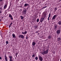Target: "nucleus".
Segmentation results:
<instances>
[{"instance_id": "37", "label": "nucleus", "mask_w": 61, "mask_h": 61, "mask_svg": "<svg viewBox=\"0 0 61 61\" xmlns=\"http://www.w3.org/2000/svg\"><path fill=\"white\" fill-rule=\"evenodd\" d=\"M1 13L2 12L1 11H0V14H1Z\"/></svg>"}, {"instance_id": "43", "label": "nucleus", "mask_w": 61, "mask_h": 61, "mask_svg": "<svg viewBox=\"0 0 61 61\" xmlns=\"http://www.w3.org/2000/svg\"><path fill=\"white\" fill-rule=\"evenodd\" d=\"M1 21V20L0 19V21Z\"/></svg>"}, {"instance_id": "15", "label": "nucleus", "mask_w": 61, "mask_h": 61, "mask_svg": "<svg viewBox=\"0 0 61 61\" xmlns=\"http://www.w3.org/2000/svg\"><path fill=\"white\" fill-rule=\"evenodd\" d=\"M20 18H21V20L23 19L24 18V17L23 16H20Z\"/></svg>"}, {"instance_id": "31", "label": "nucleus", "mask_w": 61, "mask_h": 61, "mask_svg": "<svg viewBox=\"0 0 61 61\" xmlns=\"http://www.w3.org/2000/svg\"><path fill=\"white\" fill-rule=\"evenodd\" d=\"M11 24H10V25H9V27H11Z\"/></svg>"}, {"instance_id": "28", "label": "nucleus", "mask_w": 61, "mask_h": 61, "mask_svg": "<svg viewBox=\"0 0 61 61\" xmlns=\"http://www.w3.org/2000/svg\"><path fill=\"white\" fill-rule=\"evenodd\" d=\"M50 17H49V16L48 18V21H49V18H50Z\"/></svg>"}, {"instance_id": "38", "label": "nucleus", "mask_w": 61, "mask_h": 61, "mask_svg": "<svg viewBox=\"0 0 61 61\" xmlns=\"http://www.w3.org/2000/svg\"><path fill=\"white\" fill-rule=\"evenodd\" d=\"M0 59H2V57H0Z\"/></svg>"}, {"instance_id": "22", "label": "nucleus", "mask_w": 61, "mask_h": 61, "mask_svg": "<svg viewBox=\"0 0 61 61\" xmlns=\"http://www.w3.org/2000/svg\"><path fill=\"white\" fill-rule=\"evenodd\" d=\"M47 7V6H45V7H43L42 8V9H44L45 8H46Z\"/></svg>"}, {"instance_id": "7", "label": "nucleus", "mask_w": 61, "mask_h": 61, "mask_svg": "<svg viewBox=\"0 0 61 61\" xmlns=\"http://www.w3.org/2000/svg\"><path fill=\"white\" fill-rule=\"evenodd\" d=\"M5 61H8V59H7V57H6V55H5Z\"/></svg>"}, {"instance_id": "5", "label": "nucleus", "mask_w": 61, "mask_h": 61, "mask_svg": "<svg viewBox=\"0 0 61 61\" xmlns=\"http://www.w3.org/2000/svg\"><path fill=\"white\" fill-rule=\"evenodd\" d=\"M45 18L44 17H42L40 20V22H43V21H44V19H45Z\"/></svg>"}, {"instance_id": "11", "label": "nucleus", "mask_w": 61, "mask_h": 61, "mask_svg": "<svg viewBox=\"0 0 61 61\" xmlns=\"http://www.w3.org/2000/svg\"><path fill=\"white\" fill-rule=\"evenodd\" d=\"M7 5H5L4 6V9H5L6 8H7Z\"/></svg>"}, {"instance_id": "44", "label": "nucleus", "mask_w": 61, "mask_h": 61, "mask_svg": "<svg viewBox=\"0 0 61 61\" xmlns=\"http://www.w3.org/2000/svg\"><path fill=\"white\" fill-rule=\"evenodd\" d=\"M17 1H19V0H17Z\"/></svg>"}, {"instance_id": "13", "label": "nucleus", "mask_w": 61, "mask_h": 61, "mask_svg": "<svg viewBox=\"0 0 61 61\" xmlns=\"http://www.w3.org/2000/svg\"><path fill=\"white\" fill-rule=\"evenodd\" d=\"M12 36L13 38H15V35L14 33L12 34Z\"/></svg>"}, {"instance_id": "16", "label": "nucleus", "mask_w": 61, "mask_h": 61, "mask_svg": "<svg viewBox=\"0 0 61 61\" xmlns=\"http://www.w3.org/2000/svg\"><path fill=\"white\" fill-rule=\"evenodd\" d=\"M43 16H44L43 17H45V18L46 17V14L45 13H43Z\"/></svg>"}, {"instance_id": "45", "label": "nucleus", "mask_w": 61, "mask_h": 61, "mask_svg": "<svg viewBox=\"0 0 61 61\" xmlns=\"http://www.w3.org/2000/svg\"><path fill=\"white\" fill-rule=\"evenodd\" d=\"M60 61H61V59H60Z\"/></svg>"}, {"instance_id": "23", "label": "nucleus", "mask_w": 61, "mask_h": 61, "mask_svg": "<svg viewBox=\"0 0 61 61\" xmlns=\"http://www.w3.org/2000/svg\"><path fill=\"white\" fill-rule=\"evenodd\" d=\"M27 11V10H26V9H25V10L24 11V12H26Z\"/></svg>"}, {"instance_id": "27", "label": "nucleus", "mask_w": 61, "mask_h": 61, "mask_svg": "<svg viewBox=\"0 0 61 61\" xmlns=\"http://www.w3.org/2000/svg\"><path fill=\"white\" fill-rule=\"evenodd\" d=\"M39 19H38L37 20V22H39Z\"/></svg>"}, {"instance_id": "12", "label": "nucleus", "mask_w": 61, "mask_h": 61, "mask_svg": "<svg viewBox=\"0 0 61 61\" xmlns=\"http://www.w3.org/2000/svg\"><path fill=\"white\" fill-rule=\"evenodd\" d=\"M27 33V31H25L24 32H22V34H25Z\"/></svg>"}, {"instance_id": "39", "label": "nucleus", "mask_w": 61, "mask_h": 61, "mask_svg": "<svg viewBox=\"0 0 61 61\" xmlns=\"http://www.w3.org/2000/svg\"><path fill=\"white\" fill-rule=\"evenodd\" d=\"M24 14H26V12H24Z\"/></svg>"}, {"instance_id": "41", "label": "nucleus", "mask_w": 61, "mask_h": 61, "mask_svg": "<svg viewBox=\"0 0 61 61\" xmlns=\"http://www.w3.org/2000/svg\"><path fill=\"white\" fill-rule=\"evenodd\" d=\"M38 34H37V35H39V33H38Z\"/></svg>"}, {"instance_id": "1", "label": "nucleus", "mask_w": 61, "mask_h": 61, "mask_svg": "<svg viewBox=\"0 0 61 61\" xmlns=\"http://www.w3.org/2000/svg\"><path fill=\"white\" fill-rule=\"evenodd\" d=\"M48 49H46V51H45V50H44V51L42 52V55H44L45 54H47L48 53Z\"/></svg>"}, {"instance_id": "42", "label": "nucleus", "mask_w": 61, "mask_h": 61, "mask_svg": "<svg viewBox=\"0 0 61 61\" xmlns=\"http://www.w3.org/2000/svg\"><path fill=\"white\" fill-rule=\"evenodd\" d=\"M0 35H1H1H2L1 34V33L0 32Z\"/></svg>"}, {"instance_id": "24", "label": "nucleus", "mask_w": 61, "mask_h": 61, "mask_svg": "<svg viewBox=\"0 0 61 61\" xmlns=\"http://www.w3.org/2000/svg\"><path fill=\"white\" fill-rule=\"evenodd\" d=\"M58 41H60V40H61V38H58Z\"/></svg>"}, {"instance_id": "2", "label": "nucleus", "mask_w": 61, "mask_h": 61, "mask_svg": "<svg viewBox=\"0 0 61 61\" xmlns=\"http://www.w3.org/2000/svg\"><path fill=\"white\" fill-rule=\"evenodd\" d=\"M19 38H21L22 39H23L25 38V36L23 35H20L18 36Z\"/></svg>"}, {"instance_id": "20", "label": "nucleus", "mask_w": 61, "mask_h": 61, "mask_svg": "<svg viewBox=\"0 0 61 61\" xmlns=\"http://www.w3.org/2000/svg\"><path fill=\"white\" fill-rule=\"evenodd\" d=\"M35 56V54H33L32 56V58H34V57Z\"/></svg>"}, {"instance_id": "21", "label": "nucleus", "mask_w": 61, "mask_h": 61, "mask_svg": "<svg viewBox=\"0 0 61 61\" xmlns=\"http://www.w3.org/2000/svg\"><path fill=\"white\" fill-rule=\"evenodd\" d=\"M18 55V53L16 52L15 54V55L16 56V57H17V56Z\"/></svg>"}, {"instance_id": "10", "label": "nucleus", "mask_w": 61, "mask_h": 61, "mask_svg": "<svg viewBox=\"0 0 61 61\" xmlns=\"http://www.w3.org/2000/svg\"><path fill=\"white\" fill-rule=\"evenodd\" d=\"M32 46H34L36 45V42H35L34 41H33L32 42Z\"/></svg>"}, {"instance_id": "29", "label": "nucleus", "mask_w": 61, "mask_h": 61, "mask_svg": "<svg viewBox=\"0 0 61 61\" xmlns=\"http://www.w3.org/2000/svg\"><path fill=\"white\" fill-rule=\"evenodd\" d=\"M6 43L7 44H8V41H7L6 42Z\"/></svg>"}, {"instance_id": "32", "label": "nucleus", "mask_w": 61, "mask_h": 61, "mask_svg": "<svg viewBox=\"0 0 61 61\" xmlns=\"http://www.w3.org/2000/svg\"><path fill=\"white\" fill-rule=\"evenodd\" d=\"M26 39H28V38L27 37V36H26Z\"/></svg>"}, {"instance_id": "26", "label": "nucleus", "mask_w": 61, "mask_h": 61, "mask_svg": "<svg viewBox=\"0 0 61 61\" xmlns=\"http://www.w3.org/2000/svg\"><path fill=\"white\" fill-rule=\"evenodd\" d=\"M37 27H38V26L36 25L35 26V27L36 29L37 28Z\"/></svg>"}, {"instance_id": "3", "label": "nucleus", "mask_w": 61, "mask_h": 61, "mask_svg": "<svg viewBox=\"0 0 61 61\" xmlns=\"http://www.w3.org/2000/svg\"><path fill=\"white\" fill-rule=\"evenodd\" d=\"M38 57L40 61H43V58H42V56H39Z\"/></svg>"}, {"instance_id": "18", "label": "nucleus", "mask_w": 61, "mask_h": 61, "mask_svg": "<svg viewBox=\"0 0 61 61\" xmlns=\"http://www.w3.org/2000/svg\"><path fill=\"white\" fill-rule=\"evenodd\" d=\"M24 5L25 6H27L29 5V4H28L27 3H25V4Z\"/></svg>"}, {"instance_id": "35", "label": "nucleus", "mask_w": 61, "mask_h": 61, "mask_svg": "<svg viewBox=\"0 0 61 61\" xmlns=\"http://www.w3.org/2000/svg\"><path fill=\"white\" fill-rule=\"evenodd\" d=\"M13 24V23L12 22H11L10 24H11V25H12V24Z\"/></svg>"}, {"instance_id": "14", "label": "nucleus", "mask_w": 61, "mask_h": 61, "mask_svg": "<svg viewBox=\"0 0 61 61\" xmlns=\"http://www.w3.org/2000/svg\"><path fill=\"white\" fill-rule=\"evenodd\" d=\"M52 37V36H49L48 37V39H51Z\"/></svg>"}, {"instance_id": "17", "label": "nucleus", "mask_w": 61, "mask_h": 61, "mask_svg": "<svg viewBox=\"0 0 61 61\" xmlns=\"http://www.w3.org/2000/svg\"><path fill=\"white\" fill-rule=\"evenodd\" d=\"M58 25H61V21H59L58 23Z\"/></svg>"}, {"instance_id": "33", "label": "nucleus", "mask_w": 61, "mask_h": 61, "mask_svg": "<svg viewBox=\"0 0 61 61\" xmlns=\"http://www.w3.org/2000/svg\"><path fill=\"white\" fill-rule=\"evenodd\" d=\"M38 32H39V31H37L36 32V33H38Z\"/></svg>"}, {"instance_id": "34", "label": "nucleus", "mask_w": 61, "mask_h": 61, "mask_svg": "<svg viewBox=\"0 0 61 61\" xmlns=\"http://www.w3.org/2000/svg\"><path fill=\"white\" fill-rule=\"evenodd\" d=\"M0 10H3V9H2V8H0Z\"/></svg>"}, {"instance_id": "6", "label": "nucleus", "mask_w": 61, "mask_h": 61, "mask_svg": "<svg viewBox=\"0 0 61 61\" xmlns=\"http://www.w3.org/2000/svg\"><path fill=\"white\" fill-rule=\"evenodd\" d=\"M9 17L10 18L11 20H13V17H12V15H11V14H10L9 15Z\"/></svg>"}, {"instance_id": "4", "label": "nucleus", "mask_w": 61, "mask_h": 61, "mask_svg": "<svg viewBox=\"0 0 61 61\" xmlns=\"http://www.w3.org/2000/svg\"><path fill=\"white\" fill-rule=\"evenodd\" d=\"M10 60V61H14V58H12V56H9Z\"/></svg>"}, {"instance_id": "30", "label": "nucleus", "mask_w": 61, "mask_h": 61, "mask_svg": "<svg viewBox=\"0 0 61 61\" xmlns=\"http://www.w3.org/2000/svg\"><path fill=\"white\" fill-rule=\"evenodd\" d=\"M51 15V13H50L49 14V16L50 17V16Z\"/></svg>"}, {"instance_id": "8", "label": "nucleus", "mask_w": 61, "mask_h": 61, "mask_svg": "<svg viewBox=\"0 0 61 61\" xmlns=\"http://www.w3.org/2000/svg\"><path fill=\"white\" fill-rule=\"evenodd\" d=\"M57 16V15H54L53 17L52 18V20H55V19H56V17Z\"/></svg>"}, {"instance_id": "19", "label": "nucleus", "mask_w": 61, "mask_h": 61, "mask_svg": "<svg viewBox=\"0 0 61 61\" xmlns=\"http://www.w3.org/2000/svg\"><path fill=\"white\" fill-rule=\"evenodd\" d=\"M57 26H58L57 25H55L54 26V27H55V29H56V28H57Z\"/></svg>"}, {"instance_id": "40", "label": "nucleus", "mask_w": 61, "mask_h": 61, "mask_svg": "<svg viewBox=\"0 0 61 61\" xmlns=\"http://www.w3.org/2000/svg\"><path fill=\"white\" fill-rule=\"evenodd\" d=\"M10 6L9 7V9H10Z\"/></svg>"}, {"instance_id": "36", "label": "nucleus", "mask_w": 61, "mask_h": 61, "mask_svg": "<svg viewBox=\"0 0 61 61\" xmlns=\"http://www.w3.org/2000/svg\"><path fill=\"white\" fill-rule=\"evenodd\" d=\"M3 1V0H0V2H2Z\"/></svg>"}, {"instance_id": "9", "label": "nucleus", "mask_w": 61, "mask_h": 61, "mask_svg": "<svg viewBox=\"0 0 61 61\" xmlns=\"http://www.w3.org/2000/svg\"><path fill=\"white\" fill-rule=\"evenodd\" d=\"M56 33L57 34H59L60 33V30H58L57 31Z\"/></svg>"}, {"instance_id": "25", "label": "nucleus", "mask_w": 61, "mask_h": 61, "mask_svg": "<svg viewBox=\"0 0 61 61\" xmlns=\"http://www.w3.org/2000/svg\"><path fill=\"white\" fill-rule=\"evenodd\" d=\"M35 59L37 60L38 59V57H35Z\"/></svg>"}, {"instance_id": "46", "label": "nucleus", "mask_w": 61, "mask_h": 61, "mask_svg": "<svg viewBox=\"0 0 61 61\" xmlns=\"http://www.w3.org/2000/svg\"><path fill=\"white\" fill-rule=\"evenodd\" d=\"M60 1H61V0H60Z\"/></svg>"}]
</instances>
